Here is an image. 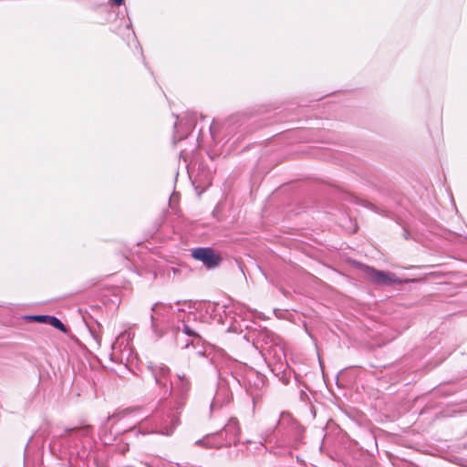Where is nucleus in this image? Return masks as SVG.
Here are the masks:
<instances>
[{
    "label": "nucleus",
    "mask_w": 467,
    "mask_h": 467,
    "mask_svg": "<svg viewBox=\"0 0 467 467\" xmlns=\"http://www.w3.org/2000/svg\"><path fill=\"white\" fill-rule=\"evenodd\" d=\"M361 269L366 279L370 283L379 285H389L392 284L402 283V281H400L393 273L377 270L368 265H362Z\"/></svg>",
    "instance_id": "1"
},
{
    "label": "nucleus",
    "mask_w": 467,
    "mask_h": 467,
    "mask_svg": "<svg viewBox=\"0 0 467 467\" xmlns=\"http://www.w3.org/2000/svg\"><path fill=\"white\" fill-rule=\"evenodd\" d=\"M192 256L195 260L202 262V264L208 268L216 267L222 262L221 255L209 247L193 249L192 251Z\"/></svg>",
    "instance_id": "2"
},
{
    "label": "nucleus",
    "mask_w": 467,
    "mask_h": 467,
    "mask_svg": "<svg viewBox=\"0 0 467 467\" xmlns=\"http://www.w3.org/2000/svg\"><path fill=\"white\" fill-rule=\"evenodd\" d=\"M47 324L56 327L57 329L60 330V331H62L64 333L67 332V329L65 327V325L58 318H57L56 317L48 316Z\"/></svg>",
    "instance_id": "3"
},
{
    "label": "nucleus",
    "mask_w": 467,
    "mask_h": 467,
    "mask_svg": "<svg viewBox=\"0 0 467 467\" xmlns=\"http://www.w3.org/2000/svg\"><path fill=\"white\" fill-rule=\"evenodd\" d=\"M182 330L186 335L190 337H200L199 334L187 324L183 325Z\"/></svg>",
    "instance_id": "4"
},
{
    "label": "nucleus",
    "mask_w": 467,
    "mask_h": 467,
    "mask_svg": "<svg viewBox=\"0 0 467 467\" xmlns=\"http://www.w3.org/2000/svg\"><path fill=\"white\" fill-rule=\"evenodd\" d=\"M27 318L30 320L39 322V323H47L48 316H44V315L30 316V317H27Z\"/></svg>",
    "instance_id": "5"
},
{
    "label": "nucleus",
    "mask_w": 467,
    "mask_h": 467,
    "mask_svg": "<svg viewBox=\"0 0 467 467\" xmlns=\"http://www.w3.org/2000/svg\"><path fill=\"white\" fill-rule=\"evenodd\" d=\"M114 5H121L124 3V0H112Z\"/></svg>",
    "instance_id": "6"
}]
</instances>
